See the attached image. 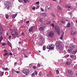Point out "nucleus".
Instances as JSON below:
<instances>
[{
  "instance_id": "nucleus-31",
  "label": "nucleus",
  "mask_w": 77,
  "mask_h": 77,
  "mask_svg": "<svg viewBox=\"0 0 77 77\" xmlns=\"http://www.w3.org/2000/svg\"><path fill=\"white\" fill-rule=\"evenodd\" d=\"M8 45L10 46V47L11 48H12V46L11 44H10Z\"/></svg>"
},
{
  "instance_id": "nucleus-11",
  "label": "nucleus",
  "mask_w": 77,
  "mask_h": 77,
  "mask_svg": "<svg viewBox=\"0 0 77 77\" xmlns=\"http://www.w3.org/2000/svg\"><path fill=\"white\" fill-rule=\"evenodd\" d=\"M17 15V14H14V15L12 16L11 17L13 18H15V17H16Z\"/></svg>"
},
{
  "instance_id": "nucleus-16",
  "label": "nucleus",
  "mask_w": 77,
  "mask_h": 77,
  "mask_svg": "<svg viewBox=\"0 0 77 77\" xmlns=\"http://www.w3.org/2000/svg\"><path fill=\"white\" fill-rule=\"evenodd\" d=\"M12 72L13 74H14V72H16V70H15L14 69H12Z\"/></svg>"
},
{
  "instance_id": "nucleus-42",
  "label": "nucleus",
  "mask_w": 77,
  "mask_h": 77,
  "mask_svg": "<svg viewBox=\"0 0 77 77\" xmlns=\"http://www.w3.org/2000/svg\"><path fill=\"white\" fill-rule=\"evenodd\" d=\"M63 38V36L61 35V37H60V39L62 40V39Z\"/></svg>"
},
{
  "instance_id": "nucleus-38",
  "label": "nucleus",
  "mask_w": 77,
  "mask_h": 77,
  "mask_svg": "<svg viewBox=\"0 0 77 77\" xmlns=\"http://www.w3.org/2000/svg\"><path fill=\"white\" fill-rule=\"evenodd\" d=\"M63 53H64V54H66V51L64 50Z\"/></svg>"
},
{
  "instance_id": "nucleus-51",
  "label": "nucleus",
  "mask_w": 77,
  "mask_h": 77,
  "mask_svg": "<svg viewBox=\"0 0 77 77\" xmlns=\"http://www.w3.org/2000/svg\"><path fill=\"white\" fill-rule=\"evenodd\" d=\"M9 39H11V36H9Z\"/></svg>"
},
{
  "instance_id": "nucleus-35",
  "label": "nucleus",
  "mask_w": 77,
  "mask_h": 77,
  "mask_svg": "<svg viewBox=\"0 0 77 77\" xmlns=\"http://www.w3.org/2000/svg\"><path fill=\"white\" fill-rule=\"evenodd\" d=\"M31 76H32V77H33V76H35V73H33L32 74Z\"/></svg>"
},
{
  "instance_id": "nucleus-55",
  "label": "nucleus",
  "mask_w": 77,
  "mask_h": 77,
  "mask_svg": "<svg viewBox=\"0 0 77 77\" xmlns=\"http://www.w3.org/2000/svg\"><path fill=\"white\" fill-rule=\"evenodd\" d=\"M16 72H17V74H18V73H19V71H16Z\"/></svg>"
},
{
  "instance_id": "nucleus-39",
  "label": "nucleus",
  "mask_w": 77,
  "mask_h": 77,
  "mask_svg": "<svg viewBox=\"0 0 77 77\" xmlns=\"http://www.w3.org/2000/svg\"><path fill=\"white\" fill-rule=\"evenodd\" d=\"M19 2H20V3H21L23 2V0H18Z\"/></svg>"
},
{
  "instance_id": "nucleus-50",
  "label": "nucleus",
  "mask_w": 77,
  "mask_h": 77,
  "mask_svg": "<svg viewBox=\"0 0 77 77\" xmlns=\"http://www.w3.org/2000/svg\"><path fill=\"white\" fill-rule=\"evenodd\" d=\"M29 66L30 67H31V66H32V63H31L30 64H29Z\"/></svg>"
},
{
  "instance_id": "nucleus-21",
  "label": "nucleus",
  "mask_w": 77,
  "mask_h": 77,
  "mask_svg": "<svg viewBox=\"0 0 77 77\" xmlns=\"http://www.w3.org/2000/svg\"><path fill=\"white\" fill-rule=\"evenodd\" d=\"M76 34H77V31H75V32H74L72 35H76Z\"/></svg>"
},
{
  "instance_id": "nucleus-30",
  "label": "nucleus",
  "mask_w": 77,
  "mask_h": 77,
  "mask_svg": "<svg viewBox=\"0 0 77 77\" xmlns=\"http://www.w3.org/2000/svg\"><path fill=\"white\" fill-rule=\"evenodd\" d=\"M34 72L35 75H37L38 74V72H37V71H35Z\"/></svg>"
},
{
  "instance_id": "nucleus-25",
  "label": "nucleus",
  "mask_w": 77,
  "mask_h": 77,
  "mask_svg": "<svg viewBox=\"0 0 77 77\" xmlns=\"http://www.w3.org/2000/svg\"><path fill=\"white\" fill-rule=\"evenodd\" d=\"M69 72L70 74H71V75H72V71L70 70V71H69Z\"/></svg>"
},
{
  "instance_id": "nucleus-28",
  "label": "nucleus",
  "mask_w": 77,
  "mask_h": 77,
  "mask_svg": "<svg viewBox=\"0 0 77 77\" xmlns=\"http://www.w3.org/2000/svg\"><path fill=\"white\" fill-rule=\"evenodd\" d=\"M58 9H60V10H61V8H60V6H58Z\"/></svg>"
},
{
  "instance_id": "nucleus-2",
  "label": "nucleus",
  "mask_w": 77,
  "mask_h": 77,
  "mask_svg": "<svg viewBox=\"0 0 77 77\" xmlns=\"http://www.w3.org/2000/svg\"><path fill=\"white\" fill-rule=\"evenodd\" d=\"M5 7L6 9H7V10H11L12 8V5L9 2H7L5 3Z\"/></svg>"
},
{
  "instance_id": "nucleus-57",
  "label": "nucleus",
  "mask_w": 77,
  "mask_h": 77,
  "mask_svg": "<svg viewBox=\"0 0 77 77\" xmlns=\"http://www.w3.org/2000/svg\"><path fill=\"white\" fill-rule=\"evenodd\" d=\"M24 35V33H22L21 35H22V36H23V35Z\"/></svg>"
},
{
  "instance_id": "nucleus-6",
  "label": "nucleus",
  "mask_w": 77,
  "mask_h": 77,
  "mask_svg": "<svg viewBox=\"0 0 77 77\" xmlns=\"http://www.w3.org/2000/svg\"><path fill=\"white\" fill-rule=\"evenodd\" d=\"M22 72L23 74H25L26 75H29V70L27 69H23L22 70Z\"/></svg>"
},
{
  "instance_id": "nucleus-54",
  "label": "nucleus",
  "mask_w": 77,
  "mask_h": 77,
  "mask_svg": "<svg viewBox=\"0 0 77 77\" xmlns=\"http://www.w3.org/2000/svg\"><path fill=\"white\" fill-rule=\"evenodd\" d=\"M41 73H40L39 74V75L40 76H41Z\"/></svg>"
},
{
  "instance_id": "nucleus-13",
  "label": "nucleus",
  "mask_w": 77,
  "mask_h": 77,
  "mask_svg": "<svg viewBox=\"0 0 77 77\" xmlns=\"http://www.w3.org/2000/svg\"><path fill=\"white\" fill-rule=\"evenodd\" d=\"M3 74H4V72H2L0 71V76L3 75Z\"/></svg>"
},
{
  "instance_id": "nucleus-62",
  "label": "nucleus",
  "mask_w": 77,
  "mask_h": 77,
  "mask_svg": "<svg viewBox=\"0 0 77 77\" xmlns=\"http://www.w3.org/2000/svg\"><path fill=\"white\" fill-rule=\"evenodd\" d=\"M74 68L75 69H76V66H74Z\"/></svg>"
},
{
  "instance_id": "nucleus-59",
  "label": "nucleus",
  "mask_w": 77,
  "mask_h": 77,
  "mask_svg": "<svg viewBox=\"0 0 77 77\" xmlns=\"http://www.w3.org/2000/svg\"><path fill=\"white\" fill-rule=\"evenodd\" d=\"M4 51L5 52L6 51H7L6 50V49H4Z\"/></svg>"
},
{
  "instance_id": "nucleus-27",
  "label": "nucleus",
  "mask_w": 77,
  "mask_h": 77,
  "mask_svg": "<svg viewBox=\"0 0 77 77\" xmlns=\"http://www.w3.org/2000/svg\"><path fill=\"white\" fill-rule=\"evenodd\" d=\"M51 15L52 16V17H55L56 16H55V15H54V14H53V13H52L51 14Z\"/></svg>"
},
{
  "instance_id": "nucleus-26",
  "label": "nucleus",
  "mask_w": 77,
  "mask_h": 77,
  "mask_svg": "<svg viewBox=\"0 0 77 77\" xmlns=\"http://www.w3.org/2000/svg\"><path fill=\"white\" fill-rule=\"evenodd\" d=\"M45 46H44L43 47V50H45Z\"/></svg>"
},
{
  "instance_id": "nucleus-1",
  "label": "nucleus",
  "mask_w": 77,
  "mask_h": 77,
  "mask_svg": "<svg viewBox=\"0 0 77 77\" xmlns=\"http://www.w3.org/2000/svg\"><path fill=\"white\" fill-rule=\"evenodd\" d=\"M75 47L74 45H70L69 46V48L68 50V51H69L70 53H72V54H75L77 52V49H76L72 52V50L74 49Z\"/></svg>"
},
{
  "instance_id": "nucleus-18",
  "label": "nucleus",
  "mask_w": 77,
  "mask_h": 77,
  "mask_svg": "<svg viewBox=\"0 0 77 77\" xmlns=\"http://www.w3.org/2000/svg\"><path fill=\"white\" fill-rule=\"evenodd\" d=\"M4 56H9V53H5L4 55Z\"/></svg>"
},
{
  "instance_id": "nucleus-20",
  "label": "nucleus",
  "mask_w": 77,
  "mask_h": 77,
  "mask_svg": "<svg viewBox=\"0 0 77 77\" xmlns=\"http://www.w3.org/2000/svg\"><path fill=\"white\" fill-rule=\"evenodd\" d=\"M2 39H3V37L2 36L0 37V42L2 41Z\"/></svg>"
},
{
  "instance_id": "nucleus-45",
  "label": "nucleus",
  "mask_w": 77,
  "mask_h": 77,
  "mask_svg": "<svg viewBox=\"0 0 77 77\" xmlns=\"http://www.w3.org/2000/svg\"><path fill=\"white\" fill-rule=\"evenodd\" d=\"M68 9H69V10H68V11H69L70 10V6H68Z\"/></svg>"
},
{
  "instance_id": "nucleus-46",
  "label": "nucleus",
  "mask_w": 77,
  "mask_h": 77,
  "mask_svg": "<svg viewBox=\"0 0 77 77\" xmlns=\"http://www.w3.org/2000/svg\"><path fill=\"white\" fill-rule=\"evenodd\" d=\"M38 66H41V64L40 63L38 64Z\"/></svg>"
},
{
  "instance_id": "nucleus-43",
  "label": "nucleus",
  "mask_w": 77,
  "mask_h": 77,
  "mask_svg": "<svg viewBox=\"0 0 77 77\" xmlns=\"http://www.w3.org/2000/svg\"><path fill=\"white\" fill-rule=\"evenodd\" d=\"M40 22H42V18L40 19Z\"/></svg>"
},
{
  "instance_id": "nucleus-8",
  "label": "nucleus",
  "mask_w": 77,
  "mask_h": 77,
  "mask_svg": "<svg viewBox=\"0 0 77 77\" xmlns=\"http://www.w3.org/2000/svg\"><path fill=\"white\" fill-rule=\"evenodd\" d=\"M49 38H52L54 36V32L53 31H51L49 34Z\"/></svg>"
},
{
  "instance_id": "nucleus-9",
  "label": "nucleus",
  "mask_w": 77,
  "mask_h": 77,
  "mask_svg": "<svg viewBox=\"0 0 77 77\" xmlns=\"http://www.w3.org/2000/svg\"><path fill=\"white\" fill-rule=\"evenodd\" d=\"M35 27L34 26H32L31 28H30L28 30L29 32H32L33 31V29Z\"/></svg>"
},
{
  "instance_id": "nucleus-3",
  "label": "nucleus",
  "mask_w": 77,
  "mask_h": 77,
  "mask_svg": "<svg viewBox=\"0 0 77 77\" xmlns=\"http://www.w3.org/2000/svg\"><path fill=\"white\" fill-rule=\"evenodd\" d=\"M56 46L57 48L60 51H61L63 49V46L60 45V43L58 42H57L55 43Z\"/></svg>"
},
{
  "instance_id": "nucleus-32",
  "label": "nucleus",
  "mask_w": 77,
  "mask_h": 77,
  "mask_svg": "<svg viewBox=\"0 0 77 77\" xmlns=\"http://www.w3.org/2000/svg\"><path fill=\"white\" fill-rule=\"evenodd\" d=\"M5 17H6V18H9V16H8V15L6 14Z\"/></svg>"
},
{
  "instance_id": "nucleus-37",
  "label": "nucleus",
  "mask_w": 77,
  "mask_h": 77,
  "mask_svg": "<svg viewBox=\"0 0 77 77\" xmlns=\"http://www.w3.org/2000/svg\"><path fill=\"white\" fill-rule=\"evenodd\" d=\"M11 43L9 41L7 42V44L8 45H10V44H11Z\"/></svg>"
},
{
  "instance_id": "nucleus-14",
  "label": "nucleus",
  "mask_w": 77,
  "mask_h": 77,
  "mask_svg": "<svg viewBox=\"0 0 77 77\" xmlns=\"http://www.w3.org/2000/svg\"><path fill=\"white\" fill-rule=\"evenodd\" d=\"M67 27H70V23H68L66 26Z\"/></svg>"
},
{
  "instance_id": "nucleus-56",
  "label": "nucleus",
  "mask_w": 77,
  "mask_h": 77,
  "mask_svg": "<svg viewBox=\"0 0 77 77\" xmlns=\"http://www.w3.org/2000/svg\"><path fill=\"white\" fill-rule=\"evenodd\" d=\"M29 23V21H27L26 22V23L27 24H28V23Z\"/></svg>"
},
{
  "instance_id": "nucleus-17",
  "label": "nucleus",
  "mask_w": 77,
  "mask_h": 77,
  "mask_svg": "<svg viewBox=\"0 0 77 77\" xmlns=\"http://www.w3.org/2000/svg\"><path fill=\"white\" fill-rule=\"evenodd\" d=\"M2 69H3L4 71H6V70H8V68H2Z\"/></svg>"
},
{
  "instance_id": "nucleus-53",
  "label": "nucleus",
  "mask_w": 77,
  "mask_h": 77,
  "mask_svg": "<svg viewBox=\"0 0 77 77\" xmlns=\"http://www.w3.org/2000/svg\"><path fill=\"white\" fill-rule=\"evenodd\" d=\"M51 23V22L50 21H49V23H47V24H50Z\"/></svg>"
},
{
  "instance_id": "nucleus-63",
  "label": "nucleus",
  "mask_w": 77,
  "mask_h": 77,
  "mask_svg": "<svg viewBox=\"0 0 77 77\" xmlns=\"http://www.w3.org/2000/svg\"><path fill=\"white\" fill-rule=\"evenodd\" d=\"M68 5L66 6V8H68Z\"/></svg>"
},
{
  "instance_id": "nucleus-29",
  "label": "nucleus",
  "mask_w": 77,
  "mask_h": 77,
  "mask_svg": "<svg viewBox=\"0 0 77 77\" xmlns=\"http://www.w3.org/2000/svg\"><path fill=\"white\" fill-rule=\"evenodd\" d=\"M61 23H62V24H65V22H64L63 21H61Z\"/></svg>"
},
{
  "instance_id": "nucleus-4",
  "label": "nucleus",
  "mask_w": 77,
  "mask_h": 77,
  "mask_svg": "<svg viewBox=\"0 0 77 77\" xmlns=\"http://www.w3.org/2000/svg\"><path fill=\"white\" fill-rule=\"evenodd\" d=\"M11 32L12 36L13 38H15V36L18 35V31H17V29H14V30L13 31Z\"/></svg>"
},
{
  "instance_id": "nucleus-24",
  "label": "nucleus",
  "mask_w": 77,
  "mask_h": 77,
  "mask_svg": "<svg viewBox=\"0 0 77 77\" xmlns=\"http://www.w3.org/2000/svg\"><path fill=\"white\" fill-rule=\"evenodd\" d=\"M6 45V43H3L2 44V45L3 46H5V45Z\"/></svg>"
},
{
  "instance_id": "nucleus-33",
  "label": "nucleus",
  "mask_w": 77,
  "mask_h": 77,
  "mask_svg": "<svg viewBox=\"0 0 77 77\" xmlns=\"http://www.w3.org/2000/svg\"><path fill=\"white\" fill-rule=\"evenodd\" d=\"M69 54H67V55H65V57H66V58L69 57Z\"/></svg>"
},
{
  "instance_id": "nucleus-41",
  "label": "nucleus",
  "mask_w": 77,
  "mask_h": 77,
  "mask_svg": "<svg viewBox=\"0 0 77 77\" xmlns=\"http://www.w3.org/2000/svg\"><path fill=\"white\" fill-rule=\"evenodd\" d=\"M70 33H71V34H70L71 35H72V30H71Z\"/></svg>"
},
{
  "instance_id": "nucleus-22",
  "label": "nucleus",
  "mask_w": 77,
  "mask_h": 77,
  "mask_svg": "<svg viewBox=\"0 0 77 77\" xmlns=\"http://www.w3.org/2000/svg\"><path fill=\"white\" fill-rule=\"evenodd\" d=\"M74 56L73 55H72L70 56V57L71 59H73V58H74Z\"/></svg>"
},
{
  "instance_id": "nucleus-5",
  "label": "nucleus",
  "mask_w": 77,
  "mask_h": 77,
  "mask_svg": "<svg viewBox=\"0 0 77 77\" xmlns=\"http://www.w3.org/2000/svg\"><path fill=\"white\" fill-rule=\"evenodd\" d=\"M55 30L56 32H57L59 36L60 35V29L58 26H55Z\"/></svg>"
},
{
  "instance_id": "nucleus-49",
  "label": "nucleus",
  "mask_w": 77,
  "mask_h": 77,
  "mask_svg": "<svg viewBox=\"0 0 77 77\" xmlns=\"http://www.w3.org/2000/svg\"><path fill=\"white\" fill-rule=\"evenodd\" d=\"M41 11H44V9H42V8H41Z\"/></svg>"
},
{
  "instance_id": "nucleus-52",
  "label": "nucleus",
  "mask_w": 77,
  "mask_h": 77,
  "mask_svg": "<svg viewBox=\"0 0 77 77\" xmlns=\"http://www.w3.org/2000/svg\"><path fill=\"white\" fill-rule=\"evenodd\" d=\"M65 20L66 21H69V20L68 19H66Z\"/></svg>"
},
{
  "instance_id": "nucleus-19",
  "label": "nucleus",
  "mask_w": 77,
  "mask_h": 77,
  "mask_svg": "<svg viewBox=\"0 0 77 77\" xmlns=\"http://www.w3.org/2000/svg\"><path fill=\"white\" fill-rule=\"evenodd\" d=\"M39 38L41 40H42V39H43V37H42V36H40Z\"/></svg>"
},
{
  "instance_id": "nucleus-12",
  "label": "nucleus",
  "mask_w": 77,
  "mask_h": 77,
  "mask_svg": "<svg viewBox=\"0 0 77 77\" xmlns=\"http://www.w3.org/2000/svg\"><path fill=\"white\" fill-rule=\"evenodd\" d=\"M41 15H42V16H44V17H45V16H47V14L45 13H42L41 14Z\"/></svg>"
},
{
  "instance_id": "nucleus-23",
  "label": "nucleus",
  "mask_w": 77,
  "mask_h": 77,
  "mask_svg": "<svg viewBox=\"0 0 77 77\" xmlns=\"http://www.w3.org/2000/svg\"><path fill=\"white\" fill-rule=\"evenodd\" d=\"M51 26L52 27H54V25L53 23H51Z\"/></svg>"
},
{
  "instance_id": "nucleus-44",
  "label": "nucleus",
  "mask_w": 77,
  "mask_h": 77,
  "mask_svg": "<svg viewBox=\"0 0 77 77\" xmlns=\"http://www.w3.org/2000/svg\"><path fill=\"white\" fill-rule=\"evenodd\" d=\"M9 55H10V56H12V54L11 53H10L9 54Z\"/></svg>"
},
{
  "instance_id": "nucleus-7",
  "label": "nucleus",
  "mask_w": 77,
  "mask_h": 77,
  "mask_svg": "<svg viewBox=\"0 0 77 77\" xmlns=\"http://www.w3.org/2000/svg\"><path fill=\"white\" fill-rule=\"evenodd\" d=\"M55 45H52L50 46H48L47 47V48L49 50H53L54 48Z\"/></svg>"
},
{
  "instance_id": "nucleus-58",
  "label": "nucleus",
  "mask_w": 77,
  "mask_h": 77,
  "mask_svg": "<svg viewBox=\"0 0 77 77\" xmlns=\"http://www.w3.org/2000/svg\"><path fill=\"white\" fill-rule=\"evenodd\" d=\"M6 35H8V36H9V33H8L7 32Z\"/></svg>"
},
{
  "instance_id": "nucleus-34",
  "label": "nucleus",
  "mask_w": 77,
  "mask_h": 77,
  "mask_svg": "<svg viewBox=\"0 0 77 77\" xmlns=\"http://www.w3.org/2000/svg\"><path fill=\"white\" fill-rule=\"evenodd\" d=\"M39 3V2H36L35 4H36V5H38Z\"/></svg>"
},
{
  "instance_id": "nucleus-61",
  "label": "nucleus",
  "mask_w": 77,
  "mask_h": 77,
  "mask_svg": "<svg viewBox=\"0 0 77 77\" xmlns=\"http://www.w3.org/2000/svg\"><path fill=\"white\" fill-rule=\"evenodd\" d=\"M22 77H26V75H23Z\"/></svg>"
},
{
  "instance_id": "nucleus-48",
  "label": "nucleus",
  "mask_w": 77,
  "mask_h": 77,
  "mask_svg": "<svg viewBox=\"0 0 77 77\" xmlns=\"http://www.w3.org/2000/svg\"><path fill=\"white\" fill-rule=\"evenodd\" d=\"M32 9H33V10H35V7H32Z\"/></svg>"
},
{
  "instance_id": "nucleus-15",
  "label": "nucleus",
  "mask_w": 77,
  "mask_h": 77,
  "mask_svg": "<svg viewBox=\"0 0 77 77\" xmlns=\"http://www.w3.org/2000/svg\"><path fill=\"white\" fill-rule=\"evenodd\" d=\"M66 65H70V64H71V63L69 62H67V63H66Z\"/></svg>"
},
{
  "instance_id": "nucleus-60",
  "label": "nucleus",
  "mask_w": 77,
  "mask_h": 77,
  "mask_svg": "<svg viewBox=\"0 0 77 77\" xmlns=\"http://www.w3.org/2000/svg\"><path fill=\"white\" fill-rule=\"evenodd\" d=\"M75 39H76V38H74L73 41H75Z\"/></svg>"
},
{
  "instance_id": "nucleus-40",
  "label": "nucleus",
  "mask_w": 77,
  "mask_h": 77,
  "mask_svg": "<svg viewBox=\"0 0 77 77\" xmlns=\"http://www.w3.org/2000/svg\"><path fill=\"white\" fill-rule=\"evenodd\" d=\"M24 2L25 3H26L27 2V0H23Z\"/></svg>"
},
{
  "instance_id": "nucleus-64",
  "label": "nucleus",
  "mask_w": 77,
  "mask_h": 77,
  "mask_svg": "<svg viewBox=\"0 0 77 77\" xmlns=\"http://www.w3.org/2000/svg\"><path fill=\"white\" fill-rule=\"evenodd\" d=\"M39 8V6H38L37 7V8H36V9H38V8Z\"/></svg>"
},
{
  "instance_id": "nucleus-47",
  "label": "nucleus",
  "mask_w": 77,
  "mask_h": 77,
  "mask_svg": "<svg viewBox=\"0 0 77 77\" xmlns=\"http://www.w3.org/2000/svg\"><path fill=\"white\" fill-rule=\"evenodd\" d=\"M32 68H33V69H36V66H33Z\"/></svg>"
},
{
  "instance_id": "nucleus-36",
  "label": "nucleus",
  "mask_w": 77,
  "mask_h": 77,
  "mask_svg": "<svg viewBox=\"0 0 77 77\" xmlns=\"http://www.w3.org/2000/svg\"><path fill=\"white\" fill-rule=\"evenodd\" d=\"M56 74H59V70H57L56 71Z\"/></svg>"
},
{
  "instance_id": "nucleus-10",
  "label": "nucleus",
  "mask_w": 77,
  "mask_h": 77,
  "mask_svg": "<svg viewBox=\"0 0 77 77\" xmlns=\"http://www.w3.org/2000/svg\"><path fill=\"white\" fill-rule=\"evenodd\" d=\"M44 29H45V27H44V26L41 27H40L39 29V30H40V31H43Z\"/></svg>"
}]
</instances>
